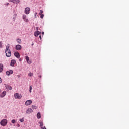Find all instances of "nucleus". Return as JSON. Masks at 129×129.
<instances>
[{"instance_id":"obj_20","label":"nucleus","mask_w":129,"mask_h":129,"mask_svg":"<svg viewBox=\"0 0 129 129\" xmlns=\"http://www.w3.org/2000/svg\"><path fill=\"white\" fill-rule=\"evenodd\" d=\"M33 75H34V74H33L32 73H29L28 74V76L29 77H32V76H33Z\"/></svg>"},{"instance_id":"obj_4","label":"nucleus","mask_w":129,"mask_h":129,"mask_svg":"<svg viewBox=\"0 0 129 129\" xmlns=\"http://www.w3.org/2000/svg\"><path fill=\"white\" fill-rule=\"evenodd\" d=\"M31 11V9H30L29 7H26L25 9V11H24V13L25 14H26V15H29V14H30V11Z\"/></svg>"},{"instance_id":"obj_11","label":"nucleus","mask_w":129,"mask_h":129,"mask_svg":"<svg viewBox=\"0 0 129 129\" xmlns=\"http://www.w3.org/2000/svg\"><path fill=\"white\" fill-rule=\"evenodd\" d=\"M25 59L26 60L27 63H28V64H32V61L29 60H30V58L28 57V56H25Z\"/></svg>"},{"instance_id":"obj_22","label":"nucleus","mask_w":129,"mask_h":129,"mask_svg":"<svg viewBox=\"0 0 129 129\" xmlns=\"http://www.w3.org/2000/svg\"><path fill=\"white\" fill-rule=\"evenodd\" d=\"M19 121H20V122H24V121H25V119H24V118L20 119Z\"/></svg>"},{"instance_id":"obj_13","label":"nucleus","mask_w":129,"mask_h":129,"mask_svg":"<svg viewBox=\"0 0 129 129\" xmlns=\"http://www.w3.org/2000/svg\"><path fill=\"white\" fill-rule=\"evenodd\" d=\"M10 3H13V4H19L20 3V0H9Z\"/></svg>"},{"instance_id":"obj_3","label":"nucleus","mask_w":129,"mask_h":129,"mask_svg":"<svg viewBox=\"0 0 129 129\" xmlns=\"http://www.w3.org/2000/svg\"><path fill=\"white\" fill-rule=\"evenodd\" d=\"M14 97L15 99H21V98H22V95L16 93L14 94Z\"/></svg>"},{"instance_id":"obj_34","label":"nucleus","mask_w":129,"mask_h":129,"mask_svg":"<svg viewBox=\"0 0 129 129\" xmlns=\"http://www.w3.org/2000/svg\"><path fill=\"white\" fill-rule=\"evenodd\" d=\"M37 31L39 30V27H36Z\"/></svg>"},{"instance_id":"obj_5","label":"nucleus","mask_w":129,"mask_h":129,"mask_svg":"<svg viewBox=\"0 0 129 129\" xmlns=\"http://www.w3.org/2000/svg\"><path fill=\"white\" fill-rule=\"evenodd\" d=\"M32 102H33V101H32L31 100H27L25 102V105H26V106H29V105H31L32 104Z\"/></svg>"},{"instance_id":"obj_7","label":"nucleus","mask_w":129,"mask_h":129,"mask_svg":"<svg viewBox=\"0 0 129 129\" xmlns=\"http://www.w3.org/2000/svg\"><path fill=\"white\" fill-rule=\"evenodd\" d=\"M4 85L5 86V87L6 89H8L9 90H12V86L6 84H4Z\"/></svg>"},{"instance_id":"obj_39","label":"nucleus","mask_w":129,"mask_h":129,"mask_svg":"<svg viewBox=\"0 0 129 129\" xmlns=\"http://www.w3.org/2000/svg\"><path fill=\"white\" fill-rule=\"evenodd\" d=\"M34 45V43H33L32 44V46H33Z\"/></svg>"},{"instance_id":"obj_26","label":"nucleus","mask_w":129,"mask_h":129,"mask_svg":"<svg viewBox=\"0 0 129 129\" xmlns=\"http://www.w3.org/2000/svg\"><path fill=\"white\" fill-rule=\"evenodd\" d=\"M11 122H12V123H13V124L16 123V120H15V119L12 120Z\"/></svg>"},{"instance_id":"obj_31","label":"nucleus","mask_w":129,"mask_h":129,"mask_svg":"<svg viewBox=\"0 0 129 129\" xmlns=\"http://www.w3.org/2000/svg\"><path fill=\"white\" fill-rule=\"evenodd\" d=\"M5 5V6H9V3H7Z\"/></svg>"},{"instance_id":"obj_30","label":"nucleus","mask_w":129,"mask_h":129,"mask_svg":"<svg viewBox=\"0 0 129 129\" xmlns=\"http://www.w3.org/2000/svg\"><path fill=\"white\" fill-rule=\"evenodd\" d=\"M16 126H17V127H20V125L19 124H17Z\"/></svg>"},{"instance_id":"obj_27","label":"nucleus","mask_w":129,"mask_h":129,"mask_svg":"<svg viewBox=\"0 0 129 129\" xmlns=\"http://www.w3.org/2000/svg\"><path fill=\"white\" fill-rule=\"evenodd\" d=\"M0 48H3V42L0 41Z\"/></svg>"},{"instance_id":"obj_32","label":"nucleus","mask_w":129,"mask_h":129,"mask_svg":"<svg viewBox=\"0 0 129 129\" xmlns=\"http://www.w3.org/2000/svg\"><path fill=\"white\" fill-rule=\"evenodd\" d=\"M34 15H35V17L36 18V16H37V12H35Z\"/></svg>"},{"instance_id":"obj_14","label":"nucleus","mask_w":129,"mask_h":129,"mask_svg":"<svg viewBox=\"0 0 129 129\" xmlns=\"http://www.w3.org/2000/svg\"><path fill=\"white\" fill-rule=\"evenodd\" d=\"M14 56L17 58V59H20V57H21V55H20V53L18 52H16L14 53Z\"/></svg>"},{"instance_id":"obj_17","label":"nucleus","mask_w":129,"mask_h":129,"mask_svg":"<svg viewBox=\"0 0 129 129\" xmlns=\"http://www.w3.org/2000/svg\"><path fill=\"white\" fill-rule=\"evenodd\" d=\"M4 70V64L3 63H0V73L3 72Z\"/></svg>"},{"instance_id":"obj_29","label":"nucleus","mask_w":129,"mask_h":129,"mask_svg":"<svg viewBox=\"0 0 129 129\" xmlns=\"http://www.w3.org/2000/svg\"><path fill=\"white\" fill-rule=\"evenodd\" d=\"M14 19H16V17H17V14H14Z\"/></svg>"},{"instance_id":"obj_25","label":"nucleus","mask_w":129,"mask_h":129,"mask_svg":"<svg viewBox=\"0 0 129 129\" xmlns=\"http://www.w3.org/2000/svg\"><path fill=\"white\" fill-rule=\"evenodd\" d=\"M43 13H44V11H43V10H40L39 15H41L43 14Z\"/></svg>"},{"instance_id":"obj_12","label":"nucleus","mask_w":129,"mask_h":129,"mask_svg":"<svg viewBox=\"0 0 129 129\" xmlns=\"http://www.w3.org/2000/svg\"><path fill=\"white\" fill-rule=\"evenodd\" d=\"M33 112V109L32 108H28L26 111V113L27 114H29L30 113H32Z\"/></svg>"},{"instance_id":"obj_1","label":"nucleus","mask_w":129,"mask_h":129,"mask_svg":"<svg viewBox=\"0 0 129 129\" xmlns=\"http://www.w3.org/2000/svg\"><path fill=\"white\" fill-rule=\"evenodd\" d=\"M5 53L6 57H10L11 56H12L11 50H10V44H8L6 47Z\"/></svg>"},{"instance_id":"obj_15","label":"nucleus","mask_w":129,"mask_h":129,"mask_svg":"<svg viewBox=\"0 0 129 129\" xmlns=\"http://www.w3.org/2000/svg\"><path fill=\"white\" fill-rule=\"evenodd\" d=\"M16 64V60L13 59L11 60V62L10 63V65L12 66V67H14L15 66V64Z\"/></svg>"},{"instance_id":"obj_6","label":"nucleus","mask_w":129,"mask_h":129,"mask_svg":"<svg viewBox=\"0 0 129 129\" xmlns=\"http://www.w3.org/2000/svg\"><path fill=\"white\" fill-rule=\"evenodd\" d=\"M13 73H14V71H13L12 70H10L9 71H7L6 72V74L8 76H10V75H11V74H13Z\"/></svg>"},{"instance_id":"obj_38","label":"nucleus","mask_w":129,"mask_h":129,"mask_svg":"<svg viewBox=\"0 0 129 129\" xmlns=\"http://www.w3.org/2000/svg\"><path fill=\"white\" fill-rule=\"evenodd\" d=\"M22 60L21 59H19V61H21Z\"/></svg>"},{"instance_id":"obj_9","label":"nucleus","mask_w":129,"mask_h":129,"mask_svg":"<svg viewBox=\"0 0 129 129\" xmlns=\"http://www.w3.org/2000/svg\"><path fill=\"white\" fill-rule=\"evenodd\" d=\"M16 50H17L18 51H20L22 50V46L20 44H17L15 46Z\"/></svg>"},{"instance_id":"obj_28","label":"nucleus","mask_w":129,"mask_h":129,"mask_svg":"<svg viewBox=\"0 0 129 129\" xmlns=\"http://www.w3.org/2000/svg\"><path fill=\"white\" fill-rule=\"evenodd\" d=\"M40 18H41V19H43L44 18V14L41 15Z\"/></svg>"},{"instance_id":"obj_35","label":"nucleus","mask_w":129,"mask_h":129,"mask_svg":"<svg viewBox=\"0 0 129 129\" xmlns=\"http://www.w3.org/2000/svg\"><path fill=\"white\" fill-rule=\"evenodd\" d=\"M39 38H40V39H42V37H41V35L39 36Z\"/></svg>"},{"instance_id":"obj_10","label":"nucleus","mask_w":129,"mask_h":129,"mask_svg":"<svg viewBox=\"0 0 129 129\" xmlns=\"http://www.w3.org/2000/svg\"><path fill=\"white\" fill-rule=\"evenodd\" d=\"M22 18L23 19L24 22H26V23H28L29 22V19H27V15L24 14L22 16Z\"/></svg>"},{"instance_id":"obj_36","label":"nucleus","mask_w":129,"mask_h":129,"mask_svg":"<svg viewBox=\"0 0 129 129\" xmlns=\"http://www.w3.org/2000/svg\"><path fill=\"white\" fill-rule=\"evenodd\" d=\"M44 32H42V35H44Z\"/></svg>"},{"instance_id":"obj_18","label":"nucleus","mask_w":129,"mask_h":129,"mask_svg":"<svg viewBox=\"0 0 129 129\" xmlns=\"http://www.w3.org/2000/svg\"><path fill=\"white\" fill-rule=\"evenodd\" d=\"M16 42L18 43V44H21L22 43V40L20 38H18L16 40Z\"/></svg>"},{"instance_id":"obj_8","label":"nucleus","mask_w":129,"mask_h":129,"mask_svg":"<svg viewBox=\"0 0 129 129\" xmlns=\"http://www.w3.org/2000/svg\"><path fill=\"white\" fill-rule=\"evenodd\" d=\"M6 94H7V92H6V91H4L0 93V97H1V98L5 97V96H6Z\"/></svg>"},{"instance_id":"obj_37","label":"nucleus","mask_w":129,"mask_h":129,"mask_svg":"<svg viewBox=\"0 0 129 129\" xmlns=\"http://www.w3.org/2000/svg\"><path fill=\"white\" fill-rule=\"evenodd\" d=\"M2 92V90L0 89V93Z\"/></svg>"},{"instance_id":"obj_33","label":"nucleus","mask_w":129,"mask_h":129,"mask_svg":"<svg viewBox=\"0 0 129 129\" xmlns=\"http://www.w3.org/2000/svg\"><path fill=\"white\" fill-rule=\"evenodd\" d=\"M2 83V78L0 77V84Z\"/></svg>"},{"instance_id":"obj_2","label":"nucleus","mask_w":129,"mask_h":129,"mask_svg":"<svg viewBox=\"0 0 129 129\" xmlns=\"http://www.w3.org/2000/svg\"><path fill=\"white\" fill-rule=\"evenodd\" d=\"M7 123H8V120H7L6 119H3L0 122V124L2 125V126H6V125H7Z\"/></svg>"},{"instance_id":"obj_24","label":"nucleus","mask_w":129,"mask_h":129,"mask_svg":"<svg viewBox=\"0 0 129 129\" xmlns=\"http://www.w3.org/2000/svg\"><path fill=\"white\" fill-rule=\"evenodd\" d=\"M39 123L40 124V127L41 128V127H43V122H39Z\"/></svg>"},{"instance_id":"obj_19","label":"nucleus","mask_w":129,"mask_h":129,"mask_svg":"<svg viewBox=\"0 0 129 129\" xmlns=\"http://www.w3.org/2000/svg\"><path fill=\"white\" fill-rule=\"evenodd\" d=\"M37 118H38V119H40V118H41V113L38 112V113L37 114Z\"/></svg>"},{"instance_id":"obj_21","label":"nucleus","mask_w":129,"mask_h":129,"mask_svg":"<svg viewBox=\"0 0 129 129\" xmlns=\"http://www.w3.org/2000/svg\"><path fill=\"white\" fill-rule=\"evenodd\" d=\"M33 89V87H32V86H30L29 87V92L31 93V92H32V90Z\"/></svg>"},{"instance_id":"obj_16","label":"nucleus","mask_w":129,"mask_h":129,"mask_svg":"<svg viewBox=\"0 0 129 129\" xmlns=\"http://www.w3.org/2000/svg\"><path fill=\"white\" fill-rule=\"evenodd\" d=\"M41 34V32H40V31H37L34 33V36L35 37H38V36H39L40 34Z\"/></svg>"},{"instance_id":"obj_23","label":"nucleus","mask_w":129,"mask_h":129,"mask_svg":"<svg viewBox=\"0 0 129 129\" xmlns=\"http://www.w3.org/2000/svg\"><path fill=\"white\" fill-rule=\"evenodd\" d=\"M32 108L33 109H37V106H36L35 105H32Z\"/></svg>"}]
</instances>
